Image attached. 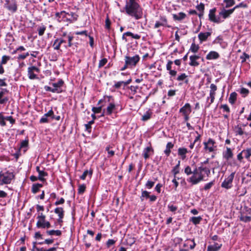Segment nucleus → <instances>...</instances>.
<instances>
[{"mask_svg":"<svg viewBox=\"0 0 251 251\" xmlns=\"http://www.w3.org/2000/svg\"><path fill=\"white\" fill-rule=\"evenodd\" d=\"M237 98V94L235 92H232L230 94L228 99V101L231 104L235 103Z\"/></svg>","mask_w":251,"mask_h":251,"instance_id":"obj_35","label":"nucleus"},{"mask_svg":"<svg viewBox=\"0 0 251 251\" xmlns=\"http://www.w3.org/2000/svg\"><path fill=\"white\" fill-rule=\"evenodd\" d=\"M176 79L178 81H184V83L187 84L189 82L188 75L185 73H181L177 76Z\"/></svg>","mask_w":251,"mask_h":251,"instance_id":"obj_27","label":"nucleus"},{"mask_svg":"<svg viewBox=\"0 0 251 251\" xmlns=\"http://www.w3.org/2000/svg\"><path fill=\"white\" fill-rule=\"evenodd\" d=\"M46 233L49 235H55L56 236H60L62 234V232L60 230H47Z\"/></svg>","mask_w":251,"mask_h":251,"instance_id":"obj_32","label":"nucleus"},{"mask_svg":"<svg viewBox=\"0 0 251 251\" xmlns=\"http://www.w3.org/2000/svg\"><path fill=\"white\" fill-rule=\"evenodd\" d=\"M152 114V112H151L150 110L147 111L143 116L142 117V120L144 121H147L149 120L151 117V115Z\"/></svg>","mask_w":251,"mask_h":251,"instance_id":"obj_41","label":"nucleus"},{"mask_svg":"<svg viewBox=\"0 0 251 251\" xmlns=\"http://www.w3.org/2000/svg\"><path fill=\"white\" fill-rule=\"evenodd\" d=\"M64 84V81L60 79L57 82L52 83V86L53 87L54 90H56L57 92H55L56 93H61L63 92L62 87Z\"/></svg>","mask_w":251,"mask_h":251,"instance_id":"obj_14","label":"nucleus"},{"mask_svg":"<svg viewBox=\"0 0 251 251\" xmlns=\"http://www.w3.org/2000/svg\"><path fill=\"white\" fill-rule=\"evenodd\" d=\"M60 46L61 44L58 40L57 38H56L53 42L52 44V47L53 48V49L54 50H60Z\"/></svg>","mask_w":251,"mask_h":251,"instance_id":"obj_40","label":"nucleus"},{"mask_svg":"<svg viewBox=\"0 0 251 251\" xmlns=\"http://www.w3.org/2000/svg\"><path fill=\"white\" fill-rule=\"evenodd\" d=\"M193 172H194V170L192 171V169L189 166H187L184 169V173L187 176H189L191 174L193 175Z\"/></svg>","mask_w":251,"mask_h":251,"instance_id":"obj_50","label":"nucleus"},{"mask_svg":"<svg viewBox=\"0 0 251 251\" xmlns=\"http://www.w3.org/2000/svg\"><path fill=\"white\" fill-rule=\"evenodd\" d=\"M187 152V150L184 148H180L178 149V154L182 156V159L185 158V154Z\"/></svg>","mask_w":251,"mask_h":251,"instance_id":"obj_37","label":"nucleus"},{"mask_svg":"<svg viewBox=\"0 0 251 251\" xmlns=\"http://www.w3.org/2000/svg\"><path fill=\"white\" fill-rule=\"evenodd\" d=\"M9 91L6 88H1L0 90V104H5L9 100L7 96Z\"/></svg>","mask_w":251,"mask_h":251,"instance_id":"obj_11","label":"nucleus"},{"mask_svg":"<svg viewBox=\"0 0 251 251\" xmlns=\"http://www.w3.org/2000/svg\"><path fill=\"white\" fill-rule=\"evenodd\" d=\"M219 57L220 55L217 52L211 51L206 55V59L207 60L216 59Z\"/></svg>","mask_w":251,"mask_h":251,"instance_id":"obj_25","label":"nucleus"},{"mask_svg":"<svg viewBox=\"0 0 251 251\" xmlns=\"http://www.w3.org/2000/svg\"><path fill=\"white\" fill-rule=\"evenodd\" d=\"M216 11V8H214L211 9L209 11V13L208 14L209 20L212 22L215 23H220L224 21V20H222L220 17L218 16L216 17L215 15V12Z\"/></svg>","mask_w":251,"mask_h":251,"instance_id":"obj_12","label":"nucleus"},{"mask_svg":"<svg viewBox=\"0 0 251 251\" xmlns=\"http://www.w3.org/2000/svg\"><path fill=\"white\" fill-rule=\"evenodd\" d=\"M204 172L207 176L210 174V170L209 168L201 166L194 169L193 175L188 178L187 181L192 185H196L201 181L204 180V176L202 174Z\"/></svg>","mask_w":251,"mask_h":251,"instance_id":"obj_4","label":"nucleus"},{"mask_svg":"<svg viewBox=\"0 0 251 251\" xmlns=\"http://www.w3.org/2000/svg\"><path fill=\"white\" fill-rule=\"evenodd\" d=\"M107 62V59L106 58H104L101 59L99 62L98 67L99 68L102 67L106 64Z\"/></svg>","mask_w":251,"mask_h":251,"instance_id":"obj_54","label":"nucleus"},{"mask_svg":"<svg viewBox=\"0 0 251 251\" xmlns=\"http://www.w3.org/2000/svg\"><path fill=\"white\" fill-rule=\"evenodd\" d=\"M128 88L130 90V94L134 95L136 93L137 89H138V86H130L128 87Z\"/></svg>","mask_w":251,"mask_h":251,"instance_id":"obj_42","label":"nucleus"},{"mask_svg":"<svg viewBox=\"0 0 251 251\" xmlns=\"http://www.w3.org/2000/svg\"><path fill=\"white\" fill-rule=\"evenodd\" d=\"M15 178V175L12 172L8 171L6 172H0V185L9 184L12 180Z\"/></svg>","mask_w":251,"mask_h":251,"instance_id":"obj_5","label":"nucleus"},{"mask_svg":"<svg viewBox=\"0 0 251 251\" xmlns=\"http://www.w3.org/2000/svg\"><path fill=\"white\" fill-rule=\"evenodd\" d=\"M210 88L209 96L206 99L208 104L205 106V107H209L214 102L216 96V91L217 90V86L213 83L210 85Z\"/></svg>","mask_w":251,"mask_h":251,"instance_id":"obj_6","label":"nucleus"},{"mask_svg":"<svg viewBox=\"0 0 251 251\" xmlns=\"http://www.w3.org/2000/svg\"><path fill=\"white\" fill-rule=\"evenodd\" d=\"M86 186L85 184H81L78 186V194H82L85 191Z\"/></svg>","mask_w":251,"mask_h":251,"instance_id":"obj_48","label":"nucleus"},{"mask_svg":"<svg viewBox=\"0 0 251 251\" xmlns=\"http://www.w3.org/2000/svg\"><path fill=\"white\" fill-rule=\"evenodd\" d=\"M54 213L61 218L64 215V211L62 207H56L54 209Z\"/></svg>","mask_w":251,"mask_h":251,"instance_id":"obj_38","label":"nucleus"},{"mask_svg":"<svg viewBox=\"0 0 251 251\" xmlns=\"http://www.w3.org/2000/svg\"><path fill=\"white\" fill-rule=\"evenodd\" d=\"M211 34V32H200L198 35V38L200 41L201 43H202L203 41H206L208 37H209Z\"/></svg>","mask_w":251,"mask_h":251,"instance_id":"obj_23","label":"nucleus"},{"mask_svg":"<svg viewBox=\"0 0 251 251\" xmlns=\"http://www.w3.org/2000/svg\"><path fill=\"white\" fill-rule=\"evenodd\" d=\"M235 172H232L222 183L221 187L226 189H229L232 187V182L234 177Z\"/></svg>","mask_w":251,"mask_h":251,"instance_id":"obj_8","label":"nucleus"},{"mask_svg":"<svg viewBox=\"0 0 251 251\" xmlns=\"http://www.w3.org/2000/svg\"><path fill=\"white\" fill-rule=\"evenodd\" d=\"M224 2L226 3V7L228 8L235 4L234 0H224Z\"/></svg>","mask_w":251,"mask_h":251,"instance_id":"obj_45","label":"nucleus"},{"mask_svg":"<svg viewBox=\"0 0 251 251\" xmlns=\"http://www.w3.org/2000/svg\"><path fill=\"white\" fill-rule=\"evenodd\" d=\"M179 112L182 113L183 115L190 114L191 112V107L189 103H186L179 109Z\"/></svg>","mask_w":251,"mask_h":251,"instance_id":"obj_21","label":"nucleus"},{"mask_svg":"<svg viewBox=\"0 0 251 251\" xmlns=\"http://www.w3.org/2000/svg\"><path fill=\"white\" fill-rule=\"evenodd\" d=\"M45 115L46 117H50L52 119H54L55 118L54 112L52 109L49 110L47 113L45 114Z\"/></svg>","mask_w":251,"mask_h":251,"instance_id":"obj_52","label":"nucleus"},{"mask_svg":"<svg viewBox=\"0 0 251 251\" xmlns=\"http://www.w3.org/2000/svg\"><path fill=\"white\" fill-rule=\"evenodd\" d=\"M204 172L207 176L210 174V170L209 168L201 166L194 169L193 175L188 178L187 181L192 185H196L201 181L204 180V176L202 174Z\"/></svg>","mask_w":251,"mask_h":251,"instance_id":"obj_3","label":"nucleus"},{"mask_svg":"<svg viewBox=\"0 0 251 251\" xmlns=\"http://www.w3.org/2000/svg\"><path fill=\"white\" fill-rule=\"evenodd\" d=\"M126 13L138 20L143 17V9L137 0H128L124 7Z\"/></svg>","mask_w":251,"mask_h":251,"instance_id":"obj_1","label":"nucleus"},{"mask_svg":"<svg viewBox=\"0 0 251 251\" xmlns=\"http://www.w3.org/2000/svg\"><path fill=\"white\" fill-rule=\"evenodd\" d=\"M36 73H40V69L36 66H32L27 69V76L30 79H36L38 78Z\"/></svg>","mask_w":251,"mask_h":251,"instance_id":"obj_9","label":"nucleus"},{"mask_svg":"<svg viewBox=\"0 0 251 251\" xmlns=\"http://www.w3.org/2000/svg\"><path fill=\"white\" fill-rule=\"evenodd\" d=\"M233 156V153L230 148L226 147V150L223 152V157L226 160L232 158Z\"/></svg>","mask_w":251,"mask_h":251,"instance_id":"obj_22","label":"nucleus"},{"mask_svg":"<svg viewBox=\"0 0 251 251\" xmlns=\"http://www.w3.org/2000/svg\"><path fill=\"white\" fill-rule=\"evenodd\" d=\"M196 8L198 11L203 12L204 9V5L203 3L201 2L200 4L196 6Z\"/></svg>","mask_w":251,"mask_h":251,"instance_id":"obj_59","label":"nucleus"},{"mask_svg":"<svg viewBox=\"0 0 251 251\" xmlns=\"http://www.w3.org/2000/svg\"><path fill=\"white\" fill-rule=\"evenodd\" d=\"M67 38H68V47H71L73 46L72 41L74 39V37L70 34L67 35Z\"/></svg>","mask_w":251,"mask_h":251,"instance_id":"obj_58","label":"nucleus"},{"mask_svg":"<svg viewBox=\"0 0 251 251\" xmlns=\"http://www.w3.org/2000/svg\"><path fill=\"white\" fill-rule=\"evenodd\" d=\"M139 60L140 57L138 55H135L133 57L128 56L125 57V63L129 66H135Z\"/></svg>","mask_w":251,"mask_h":251,"instance_id":"obj_13","label":"nucleus"},{"mask_svg":"<svg viewBox=\"0 0 251 251\" xmlns=\"http://www.w3.org/2000/svg\"><path fill=\"white\" fill-rule=\"evenodd\" d=\"M234 130L236 135H239L241 136L243 135L244 133L241 126L239 125L235 126Z\"/></svg>","mask_w":251,"mask_h":251,"instance_id":"obj_34","label":"nucleus"},{"mask_svg":"<svg viewBox=\"0 0 251 251\" xmlns=\"http://www.w3.org/2000/svg\"><path fill=\"white\" fill-rule=\"evenodd\" d=\"M202 220V218L201 216L198 217H192L190 221L193 224L197 225L199 224L201 221Z\"/></svg>","mask_w":251,"mask_h":251,"instance_id":"obj_31","label":"nucleus"},{"mask_svg":"<svg viewBox=\"0 0 251 251\" xmlns=\"http://www.w3.org/2000/svg\"><path fill=\"white\" fill-rule=\"evenodd\" d=\"M173 62L171 60H169L166 65V69L169 71V73L171 77H175L176 76L177 72L175 70H172V65Z\"/></svg>","mask_w":251,"mask_h":251,"instance_id":"obj_18","label":"nucleus"},{"mask_svg":"<svg viewBox=\"0 0 251 251\" xmlns=\"http://www.w3.org/2000/svg\"><path fill=\"white\" fill-rule=\"evenodd\" d=\"M5 117L3 116L2 113H0V125L2 126H6V122H5Z\"/></svg>","mask_w":251,"mask_h":251,"instance_id":"obj_51","label":"nucleus"},{"mask_svg":"<svg viewBox=\"0 0 251 251\" xmlns=\"http://www.w3.org/2000/svg\"><path fill=\"white\" fill-rule=\"evenodd\" d=\"M234 12V9H230L229 10H226L223 9L219 13V16L222 17L224 20V19L228 18L230 14Z\"/></svg>","mask_w":251,"mask_h":251,"instance_id":"obj_19","label":"nucleus"},{"mask_svg":"<svg viewBox=\"0 0 251 251\" xmlns=\"http://www.w3.org/2000/svg\"><path fill=\"white\" fill-rule=\"evenodd\" d=\"M110 25H111V22L109 20L108 16H107V18L105 20V28H106L107 29H110Z\"/></svg>","mask_w":251,"mask_h":251,"instance_id":"obj_61","label":"nucleus"},{"mask_svg":"<svg viewBox=\"0 0 251 251\" xmlns=\"http://www.w3.org/2000/svg\"><path fill=\"white\" fill-rule=\"evenodd\" d=\"M249 57L250 56L249 54H247L246 52H244L242 55L240 56V59H242L241 62L242 63H244L245 62H246V59L249 58Z\"/></svg>","mask_w":251,"mask_h":251,"instance_id":"obj_57","label":"nucleus"},{"mask_svg":"<svg viewBox=\"0 0 251 251\" xmlns=\"http://www.w3.org/2000/svg\"><path fill=\"white\" fill-rule=\"evenodd\" d=\"M116 106L114 102L109 103L106 109L103 110L102 115L105 114L106 115H110L115 110Z\"/></svg>","mask_w":251,"mask_h":251,"instance_id":"obj_16","label":"nucleus"},{"mask_svg":"<svg viewBox=\"0 0 251 251\" xmlns=\"http://www.w3.org/2000/svg\"><path fill=\"white\" fill-rule=\"evenodd\" d=\"M240 93L244 95V97H245L248 95L249 93V91L246 88H242L240 90Z\"/></svg>","mask_w":251,"mask_h":251,"instance_id":"obj_63","label":"nucleus"},{"mask_svg":"<svg viewBox=\"0 0 251 251\" xmlns=\"http://www.w3.org/2000/svg\"><path fill=\"white\" fill-rule=\"evenodd\" d=\"M154 182L148 180L145 184L146 187L147 189H151L154 185Z\"/></svg>","mask_w":251,"mask_h":251,"instance_id":"obj_60","label":"nucleus"},{"mask_svg":"<svg viewBox=\"0 0 251 251\" xmlns=\"http://www.w3.org/2000/svg\"><path fill=\"white\" fill-rule=\"evenodd\" d=\"M48 175L47 173L44 172V171H41L39 172L38 179L41 181H44L45 179L43 178L44 176H46Z\"/></svg>","mask_w":251,"mask_h":251,"instance_id":"obj_47","label":"nucleus"},{"mask_svg":"<svg viewBox=\"0 0 251 251\" xmlns=\"http://www.w3.org/2000/svg\"><path fill=\"white\" fill-rule=\"evenodd\" d=\"M200 58V56L198 55H191L190 56V62L189 65L193 67H197L200 65L199 62L197 61V60Z\"/></svg>","mask_w":251,"mask_h":251,"instance_id":"obj_20","label":"nucleus"},{"mask_svg":"<svg viewBox=\"0 0 251 251\" xmlns=\"http://www.w3.org/2000/svg\"><path fill=\"white\" fill-rule=\"evenodd\" d=\"M220 108H222L224 111H225L228 113L230 112V109L227 104L221 105Z\"/></svg>","mask_w":251,"mask_h":251,"instance_id":"obj_64","label":"nucleus"},{"mask_svg":"<svg viewBox=\"0 0 251 251\" xmlns=\"http://www.w3.org/2000/svg\"><path fill=\"white\" fill-rule=\"evenodd\" d=\"M168 208L170 211L175 213L176 211L177 210L178 207L177 206L174 205L171 203H170L168 205Z\"/></svg>","mask_w":251,"mask_h":251,"instance_id":"obj_44","label":"nucleus"},{"mask_svg":"<svg viewBox=\"0 0 251 251\" xmlns=\"http://www.w3.org/2000/svg\"><path fill=\"white\" fill-rule=\"evenodd\" d=\"M46 29V27L44 25L40 26L38 29L39 35L42 36L44 34Z\"/></svg>","mask_w":251,"mask_h":251,"instance_id":"obj_49","label":"nucleus"},{"mask_svg":"<svg viewBox=\"0 0 251 251\" xmlns=\"http://www.w3.org/2000/svg\"><path fill=\"white\" fill-rule=\"evenodd\" d=\"M180 161H178L177 164L173 168L172 170V173L174 174V177H176V176L177 174L179 173V168L180 166Z\"/></svg>","mask_w":251,"mask_h":251,"instance_id":"obj_39","label":"nucleus"},{"mask_svg":"<svg viewBox=\"0 0 251 251\" xmlns=\"http://www.w3.org/2000/svg\"><path fill=\"white\" fill-rule=\"evenodd\" d=\"M37 218L38 221L36 223V226L38 228H42L46 221V216L43 213H41L38 215Z\"/></svg>","mask_w":251,"mask_h":251,"instance_id":"obj_17","label":"nucleus"},{"mask_svg":"<svg viewBox=\"0 0 251 251\" xmlns=\"http://www.w3.org/2000/svg\"><path fill=\"white\" fill-rule=\"evenodd\" d=\"M167 19L165 16H160L159 20L156 21L154 26V28H158L161 26H168L167 25Z\"/></svg>","mask_w":251,"mask_h":251,"instance_id":"obj_15","label":"nucleus"},{"mask_svg":"<svg viewBox=\"0 0 251 251\" xmlns=\"http://www.w3.org/2000/svg\"><path fill=\"white\" fill-rule=\"evenodd\" d=\"M214 184V181H212L208 183H206L203 188V189L205 191L210 189Z\"/></svg>","mask_w":251,"mask_h":251,"instance_id":"obj_53","label":"nucleus"},{"mask_svg":"<svg viewBox=\"0 0 251 251\" xmlns=\"http://www.w3.org/2000/svg\"><path fill=\"white\" fill-rule=\"evenodd\" d=\"M200 47L198 45L196 44L194 42L193 43L189 49V51L193 53H196L198 51Z\"/></svg>","mask_w":251,"mask_h":251,"instance_id":"obj_33","label":"nucleus"},{"mask_svg":"<svg viewBox=\"0 0 251 251\" xmlns=\"http://www.w3.org/2000/svg\"><path fill=\"white\" fill-rule=\"evenodd\" d=\"M186 17V14L183 12H180L178 14H174L173 18L175 20L181 21Z\"/></svg>","mask_w":251,"mask_h":251,"instance_id":"obj_30","label":"nucleus"},{"mask_svg":"<svg viewBox=\"0 0 251 251\" xmlns=\"http://www.w3.org/2000/svg\"><path fill=\"white\" fill-rule=\"evenodd\" d=\"M216 142L212 138H209L207 142H203L204 150L209 152H213L216 150L217 146Z\"/></svg>","mask_w":251,"mask_h":251,"instance_id":"obj_7","label":"nucleus"},{"mask_svg":"<svg viewBox=\"0 0 251 251\" xmlns=\"http://www.w3.org/2000/svg\"><path fill=\"white\" fill-rule=\"evenodd\" d=\"M240 220L241 221H243L245 223L250 222L251 221V217L249 216H243L242 215L240 217Z\"/></svg>","mask_w":251,"mask_h":251,"instance_id":"obj_46","label":"nucleus"},{"mask_svg":"<svg viewBox=\"0 0 251 251\" xmlns=\"http://www.w3.org/2000/svg\"><path fill=\"white\" fill-rule=\"evenodd\" d=\"M204 172L207 176L210 174V170L209 168L201 166L194 169L193 175L188 178L187 181L192 185H196L201 181L204 180V176L202 174Z\"/></svg>","mask_w":251,"mask_h":251,"instance_id":"obj_2","label":"nucleus"},{"mask_svg":"<svg viewBox=\"0 0 251 251\" xmlns=\"http://www.w3.org/2000/svg\"><path fill=\"white\" fill-rule=\"evenodd\" d=\"M101 109H102V106H100L99 107H93L92 108V111L94 113H99L101 112Z\"/></svg>","mask_w":251,"mask_h":251,"instance_id":"obj_62","label":"nucleus"},{"mask_svg":"<svg viewBox=\"0 0 251 251\" xmlns=\"http://www.w3.org/2000/svg\"><path fill=\"white\" fill-rule=\"evenodd\" d=\"M242 152L244 154L245 157L249 160L251 156V148H247L246 150H244L242 151Z\"/></svg>","mask_w":251,"mask_h":251,"instance_id":"obj_36","label":"nucleus"},{"mask_svg":"<svg viewBox=\"0 0 251 251\" xmlns=\"http://www.w3.org/2000/svg\"><path fill=\"white\" fill-rule=\"evenodd\" d=\"M150 152L153 153V150L151 146L147 147L144 149L143 152V155L145 159L149 158L151 154Z\"/></svg>","mask_w":251,"mask_h":251,"instance_id":"obj_26","label":"nucleus"},{"mask_svg":"<svg viewBox=\"0 0 251 251\" xmlns=\"http://www.w3.org/2000/svg\"><path fill=\"white\" fill-rule=\"evenodd\" d=\"M221 244L214 243L213 245H209L207 247V251H218L222 247Z\"/></svg>","mask_w":251,"mask_h":251,"instance_id":"obj_24","label":"nucleus"},{"mask_svg":"<svg viewBox=\"0 0 251 251\" xmlns=\"http://www.w3.org/2000/svg\"><path fill=\"white\" fill-rule=\"evenodd\" d=\"M28 145V139L27 138L25 140H23L20 145V148H27Z\"/></svg>","mask_w":251,"mask_h":251,"instance_id":"obj_55","label":"nucleus"},{"mask_svg":"<svg viewBox=\"0 0 251 251\" xmlns=\"http://www.w3.org/2000/svg\"><path fill=\"white\" fill-rule=\"evenodd\" d=\"M150 193L146 190H142V194L140 197V199L141 201H143L144 200V198H146V199H148L150 197L149 195Z\"/></svg>","mask_w":251,"mask_h":251,"instance_id":"obj_43","label":"nucleus"},{"mask_svg":"<svg viewBox=\"0 0 251 251\" xmlns=\"http://www.w3.org/2000/svg\"><path fill=\"white\" fill-rule=\"evenodd\" d=\"M43 187V185L40 183L33 184L31 188V192L33 194H36L39 191L40 188Z\"/></svg>","mask_w":251,"mask_h":251,"instance_id":"obj_29","label":"nucleus"},{"mask_svg":"<svg viewBox=\"0 0 251 251\" xmlns=\"http://www.w3.org/2000/svg\"><path fill=\"white\" fill-rule=\"evenodd\" d=\"M4 6L13 13L15 12L17 10V4L16 0H5Z\"/></svg>","mask_w":251,"mask_h":251,"instance_id":"obj_10","label":"nucleus"},{"mask_svg":"<svg viewBox=\"0 0 251 251\" xmlns=\"http://www.w3.org/2000/svg\"><path fill=\"white\" fill-rule=\"evenodd\" d=\"M174 146L172 142H168L167 144L164 153L167 157L170 155L171 152V150L174 147Z\"/></svg>","mask_w":251,"mask_h":251,"instance_id":"obj_28","label":"nucleus"},{"mask_svg":"<svg viewBox=\"0 0 251 251\" xmlns=\"http://www.w3.org/2000/svg\"><path fill=\"white\" fill-rule=\"evenodd\" d=\"M10 56H7V55H3L2 57V59H1V64H0L2 65V64H6L7 62L9 60H10Z\"/></svg>","mask_w":251,"mask_h":251,"instance_id":"obj_56","label":"nucleus"}]
</instances>
